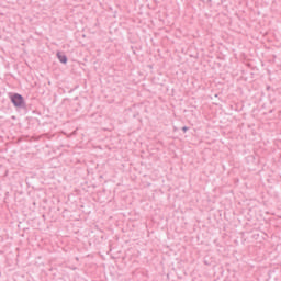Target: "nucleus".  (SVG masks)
<instances>
[{
    "mask_svg": "<svg viewBox=\"0 0 281 281\" xmlns=\"http://www.w3.org/2000/svg\"><path fill=\"white\" fill-rule=\"evenodd\" d=\"M11 102L16 109H25V99L19 93L11 95Z\"/></svg>",
    "mask_w": 281,
    "mask_h": 281,
    "instance_id": "f257e3e1",
    "label": "nucleus"
},
{
    "mask_svg": "<svg viewBox=\"0 0 281 281\" xmlns=\"http://www.w3.org/2000/svg\"><path fill=\"white\" fill-rule=\"evenodd\" d=\"M57 58L63 65H67V56L60 52L57 53Z\"/></svg>",
    "mask_w": 281,
    "mask_h": 281,
    "instance_id": "f03ea898",
    "label": "nucleus"
},
{
    "mask_svg": "<svg viewBox=\"0 0 281 281\" xmlns=\"http://www.w3.org/2000/svg\"><path fill=\"white\" fill-rule=\"evenodd\" d=\"M189 128H190V127H188V126H183V127H182L183 133H187V132L189 131Z\"/></svg>",
    "mask_w": 281,
    "mask_h": 281,
    "instance_id": "7ed1b4c3",
    "label": "nucleus"
}]
</instances>
